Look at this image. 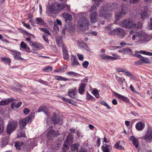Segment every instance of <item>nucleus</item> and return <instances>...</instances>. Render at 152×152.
Returning <instances> with one entry per match:
<instances>
[{
	"instance_id": "nucleus-1",
	"label": "nucleus",
	"mask_w": 152,
	"mask_h": 152,
	"mask_svg": "<svg viewBox=\"0 0 152 152\" xmlns=\"http://www.w3.org/2000/svg\"><path fill=\"white\" fill-rule=\"evenodd\" d=\"M87 13L86 12H82L78 13L80 18L77 21V26L79 30L84 31L88 29L90 24L88 20L86 19Z\"/></svg>"
},
{
	"instance_id": "nucleus-2",
	"label": "nucleus",
	"mask_w": 152,
	"mask_h": 152,
	"mask_svg": "<svg viewBox=\"0 0 152 152\" xmlns=\"http://www.w3.org/2000/svg\"><path fill=\"white\" fill-rule=\"evenodd\" d=\"M152 37H150L143 31L136 32L132 37L133 40H136L135 42L139 44H142L150 40Z\"/></svg>"
},
{
	"instance_id": "nucleus-3",
	"label": "nucleus",
	"mask_w": 152,
	"mask_h": 152,
	"mask_svg": "<svg viewBox=\"0 0 152 152\" xmlns=\"http://www.w3.org/2000/svg\"><path fill=\"white\" fill-rule=\"evenodd\" d=\"M108 32L111 35H118L121 37H124L125 36L124 30L121 28H118L113 29L111 27V25H110L105 27Z\"/></svg>"
},
{
	"instance_id": "nucleus-4",
	"label": "nucleus",
	"mask_w": 152,
	"mask_h": 152,
	"mask_svg": "<svg viewBox=\"0 0 152 152\" xmlns=\"http://www.w3.org/2000/svg\"><path fill=\"white\" fill-rule=\"evenodd\" d=\"M128 10L124 4L121 5L118 12H116L115 14L116 20H118L123 17L128 12Z\"/></svg>"
},
{
	"instance_id": "nucleus-5",
	"label": "nucleus",
	"mask_w": 152,
	"mask_h": 152,
	"mask_svg": "<svg viewBox=\"0 0 152 152\" xmlns=\"http://www.w3.org/2000/svg\"><path fill=\"white\" fill-rule=\"evenodd\" d=\"M34 115V113H31L28 117L20 120L19 122L20 128L22 129H24L27 123L31 122Z\"/></svg>"
},
{
	"instance_id": "nucleus-6",
	"label": "nucleus",
	"mask_w": 152,
	"mask_h": 152,
	"mask_svg": "<svg viewBox=\"0 0 152 152\" xmlns=\"http://www.w3.org/2000/svg\"><path fill=\"white\" fill-rule=\"evenodd\" d=\"M119 25L125 28L130 29L134 28V22L132 19H126L121 21L119 23Z\"/></svg>"
},
{
	"instance_id": "nucleus-7",
	"label": "nucleus",
	"mask_w": 152,
	"mask_h": 152,
	"mask_svg": "<svg viewBox=\"0 0 152 152\" xmlns=\"http://www.w3.org/2000/svg\"><path fill=\"white\" fill-rule=\"evenodd\" d=\"M89 12L90 13V19L91 22L92 23H95L97 22V12L96 7L94 5L92 6L90 8Z\"/></svg>"
},
{
	"instance_id": "nucleus-8",
	"label": "nucleus",
	"mask_w": 152,
	"mask_h": 152,
	"mask_svg": "<svg viewBox=\"0 0 152 152\" xmlns=\"http://www.w3.org/2000/svg\"><path fill=\"white\" fill-rule=\"evenodd\" d=\"M59 133L58 131H55L51 128H50L46 130L45 132L43 134V135L46 134L48 139L50 140L56 137Z\"/></svg>"
},
{
	"instance_id": "nucleus-9",
	"label": "nucleus",
	"mask_w": 152,
	"mask_h": 152,
	"mask_svg": "<svg viewBox=\"0 0 152 152\" xmlns=\"http://www.w3.org/2000/svg\"><path fill=\"white\" fill-rule=\"evenodd\" d=\"M73 139L72 134L71 133H69L66 139L64 141L63 147L62 149V152H66L69 149V145L72 143Z\"/></svg>"
},
{
	"instance_id": "nucleus-10",
	"label": "nucleus",
	"mask_w": 152,
	"mask_h": 152,
	"mask_svg": "<svg viewBox=\"0 0 152 152\" xmlns=\"http://www.w3.org/2000/svg\"><path fill=\"white\" fill-rule=\"evenodd\" d=\"M108 11H105L104 10V7H101L100 10L99 12V16L102 17L105 20H109L112 17V13L110 12H106Z\"/></svg>"
},
{
	"instance_id": "nucleus-11",
	"label": "nucleus",
	"mask_w": 152,
	"mask_h": 152,
	"mask_svg": "<svg viewBox=\"0 0 152 152\" xmlns=\"http://www.w3.org/2000/svg\"><path fill=\"white\" fill-rule=\"evenodd\" d=\"M18 125L17 121H16L10 122L8 124L7 132V134H10L16 129Z\"/></svg>"
},
{
	"instance_id": "nucleus-12",
	"label": "nucleus",
	"mask_w": 152,
	"mask_h": 152,
	"mask_svg": "<svg viewBox=\"0 0 152 152\" xmlns=\"http://www.w3.org/2000/svg\"><path fill=\"white\" fill-rule=\"evenodd\" d=\"M105 11H113L115 10L118 7V5L117 3H108L104 5L103 6Z\"/></svg>"
},
{
	"instance_id": "nucleus-13",
	"label": "nucleus",
	"mask_w": 152,
	"mask_h": 152,
	"mask_svg": "<svg viewBox=\"0 0 152 152\" xmlns=\"http://www.w3.org/2000/svg\"><path fill=\"white\" fill-rule=\"evenodd\" d=\"M57 11L55 4L53 3L51 5L48 6L46 7V12L49 16L51 14L56 13Z\"/></svg>"
},
{
	"instance_id": "nucleus-14",
	"label": "nucleus",
	"mask_w": 152,
	"mask_h": 152,
	"mask_svg": "<svg viewBox=\"0 0 152 152\" xmlns=\"http://www.w3.org/2000/svg\"><path fill=\"white\" fill-rule=\"evenodd\" d=\"M148 10L146 7H142L139 10V13L141 16V19L144 20L149 17V15L148 14Z\"/></svg>"
},
{
	"instance_id": "nucleus-15",
	"label": "nucleus",
	"mask_w": 152,
	"mask_h": 152,
	"mask_svg": "<svg viewBox=\"0 0 152 152\" xmlns=\"http://www.w3.org/2000/svg\"><path fill=\"white\" fill-rule=\"evenodd\" d=\"M144 139L147 142H151L152 141V128H148L147 132L144 137Z\"/></svg>"
},
{
	"instance_id": "nucleus-16",
	"label": "nucleus",
	"mask_w": 152,
	"mask_h": 152,
	"mask_svg": "<svg viewBox=\"0 0 152 152\" xmlns=\"http://www.w3.org/2000/svg\"><path fill=\"white\" fill-rule=\"evenodd\" d=\"M52 121L54 124H61L63 123L62 120L61 119L60 117H59L58 115L55 113H53Z\"/></svg>"
},
{
	"instance_id": "nucleus-17",
	"label": "nucleus",
	"mask_w": 152,
	"mask_h": 152,
	"mask_svg": "<svg viewBox=\"0 0 152 152\" xmlns=\"http://www.w3.org/2000/svg\"><path fill=\"white\" fill-rule=\"evenodd\" d=\"M99 57L101 59L104 60H114L117 59L116 57H113L103 53H99Z\"/></svg>"
},
{
	"instance_id": "nucleus-18",
	"label": "nucleus",
	"mask_w": 152,
	"mask_h": 152,
	"mask_svg": "<svg viewBox=\"0 0 152 152\" xmlns=\"http://www.w3.org/2000/svg\"><path fill=\"white\" fill-rule=\"evenodd\" d=\"M10 53L16 59L21 61L23 59L21 57L20 53L16 50H10Z\"/></svg>"
},
{
	"instance_id": "nucleus-19",
	"label": "nucleus",
	"mask_w": 152,
	"mask_h": 152,
	"mask_svg": "<svg viewBox=\"0 0 152 152\" xmlns=\"http://www.w3.org/2000/svg\"><path fill=\"white\" fill-rule=\"evenodd\" d=\"M77 45L79 47L84 49H85L87 51H89L90 50V49L88 47L87 45L82 40H79L77 41Z\"/></svg>"
},
{
	"instance_id": "nucleus-20",
	"label": "nucleus",
	"mask_w": 152,
	"mask_h": 152,
	"mask_svg": "<svg viewBox=\"0 0 152 152\" xmlns=\"http://www.w3.org/2000/svg\"><path fill=\"white\" fill-rule=\"evenodd\" d=\"M114 94L118 99L121 100L126 102H128L129 101V99L128 98L119 94L116 92H114Z\"/></svg>"
},
{
	"instance_id": "nucleus-21",
	"label": "nucleus",
	"mask_w": 152,
	"mask_h": 152,
	"mask_svg": "<svg viewBox=\"0 0 152 152\" xmlns=\"http://www.w3.org/2000/svg\"><path fill=\"white\" fill-rule=\"evenodd\" d=\"M62 50L64 58L65 60H68L69 59V55L66 47L63 45Z\"/></svg>"
},
{
	"instance_id": "nucleus-22",
	"label": "nucleus",
	"mask_w": 152,
	"mask_h": 152,
	"mask_svg": "<svg viewBox=\"0 0 152 152\" xmlns=\"http://www.w3.org/2000/svg\"><path fill=\"white\" fill-rule=\"evenodd\" d=\"M101 148L103 152H110L112 147L108 144H104L102 146Z\"/></svg>"
},
{
	"instance_id": "nucleus-23",
	"label": "nucleus",
	"mask_w": 152,
	"mask_h": 152,
	"mask_svg": "<svg viewBox=\"0 0 152 152\" xmlns=\"http://www.w3.org/2000/svg\"><path fill=\"white\" fill-rule=\"evenodd\" d=\"M130 140L132 141L133 145L137 149L139 146L138 140L137 138L132 136L130 137Z\"/></svg>"
},
{
	"instance_id": "nucleus-24",
	"label": "nucleus",
	"mask_w": 152,
	"mask_h": 152,
	"mask_svg": "<svg viewBox=\"0 0 152 152\" xmlns=\"http://www.w3.org/2000/svg\"><path fill=\"white\" fill-rule=\"evenodd\" d=\"M136 128L139 131L142 130L145 127V124L142 122H140L137 123L135 125Z\"/></svg>"
},
{
	"instance_id": "nucleus-25",
	"label": "nucleus",
	"mask_w": 152,
	"mask_h": 152,
	"mask_svg": "<svg viewBox=\"0 0 152 152\" xmlns=\"http://www.w3.org/2000/svg\"><path fill=\"white\" fill-rule=\"evenodd\" d=\"M86 86V83H81L78 89L79 92L80 94H82L85 91Z\"/></svg>"
},
{
	"instance_id": "nucleus-26",
	"label": "nucleus",
	"mask_w": 152,
	"mask_h": 152,
	"mask_svg": "<svg viewBox=\"0 0 152 152\" xmlns=\"http://www.w3.org/2000/svg\"><path fill=\"white\" fill-rule=\"evenodd\" d=\"M15 99L13 98H10L4 100H2L0 102V105L4 106L6 105L9 103L10 102L15 101Z\"/></svg>"
},
{
	"instance_id": "nucleus-27",
	"label": "nucleus",
	"mask_w": 152,
	"mask_h": 152,
	"mask_svg": "<svg viewBox=\"0 0 152 152\" xmlns=\"http://www.w3.org/2000/svg\"><path fill=\"white\" fill-rule=\"evenodd\" d=\"M71 62L72 65L73 66H79L80 64L78 61L76 57L72 56L71 58Z\"/></svg>"
},
{
	"instance_id": "nucleus-28",
	"label": "nucleus",
	"mask_w": 152,
	"mask_h": 152,
	"mask_svg": "<svg viewBox=\"0 0 152 152\" xmlns=\"http://www.w3.org/2000/svg\"><path fill=\"white\" fill-rule=\"evenodd\" d=\"M9 141V138L8 137H4L1 140V145L2 147L5 146L8 144Z\"/></svg>"
},
{
	"instance_id": "nucleus-29",
	"label": "nucleus",
	"mask_w": 152,
	"mask_h": 152,
	"mask_svg": "<svg viewBox=\"0 0 152 152\" xmlns=\"http://www.w3.org/2000/svg\"><path fill=\"white\" fill-rule=\"evenodd\" d=\"M20 49L23 50H22V49H25V50L28 51L29 50L30 48L26 45L23 42H21L20 44Z\"/></svg>"
},
{
	"instance_id": "nucleus-30",
	"label": "nucleus",
	"mask_w": 152,
	"mask_h": 152,
	"mask_svg": "<svg viewBox=\"0 0 152 152\" xmlns=\"http://www.w3.org/2000/svg\"><path fill=\"white\" fill-rule=\"evenodd\" d=\"M76 94V92L75 91V89H71L68 91V94L72 98H74Z\"/></svg>"
},
{
	"instance_id": "nucleus-31",
	"label": "nucleus",
	"mask_w": 152,
	"mask_h": 152,
	"mask_svg": "<svg viewBox=\"0 0 152 152\" xmlns=\"http://www.w3.org/2000/svg\"><path fill=\"white\" fill-rule=\"evenodd\" d=\"M46 107L45 106H41L40 107L38 110V112H44L46 114L47 116H48L49 114L48 111L45 110Z\"/></svg>"
},
{
	"instance_id": "nucleus-32",
	"label": "nucleus",
	"mask_w": 152,
	"mask_h": 152,
	"mask_svg": "<svg viewBox=\"0 0 152 152\" xmlns=\"http://www.w3.org/2000/svg\"><path fill=\"white\" fill-rule=\"evenodd\" d=\"M39 138H35L34 139H33L31 140V141L33 142L31 143L30 145L31 147L32 148V149L34 147L37 145V142L39 140Z\"/></svg>"
},
{
	"instance_id": "nucleus-33",
	"label": "nucleus",
	"mask_w": 152,
	"mask_h": 152,
	"mask_svg": "<svg viewBox=\"0 0 152 152\" xmlns=\"http://www.w3.org/2000/svg\"><path fill=\"white\" fill-rule=\"evenodd\" d=\"M79 146L78 143L73 144L71 146V149L73 151L77 150Z\"/></svg>"
},
{
	"instance_id": "nucleus-34",
	"label": "nucleus",
	"mask_w": 152,
	"mask_h": 152,
	"mask_svg": "<svg viewBox=\"0 0 152 152\" xmlns=\"http://www.w3.org/2000/svg\"><path fill=\"white\" fill-rule=\"evenodd\" d=\"M1 61L2 62L8 64H9L11 62L10 59L9 58L6 57L2 58Z\"/></svg>"
},
{
	"instance_id": "nucleus-35",
	"label": "nucleus",
	"mask_w": 152,
	"mask_h": 152,
	"mask_svg": "<svg viewBox=\"0 0 152 152\" xmlns=\"http://www.w3.org/2000/svg\"><path fill=\"white\" fill-rule=\"evenodd\" d=\"M66 6L68 7V6L66 4H57V10H60L63 9Z\"/></svg>"
},
{
	"instance_id": "nucleus-36",
	"label": "nucleus",
	"mask_w": 152,
	"mask_h": 152,
	"mask_svg": "<svg viewBox=\"0 0 152 152\" xmlns=\"http://www.w3.org/2000/svg\"><path fill=\"white\" fill-rule=\"evenodd\" d=\"M120 143V141H117L114 146V148L120 150L123 149V147H122L121 145H119Z\"/></svg>"
},
{
	"instance_id": "nucleus-37",
	"label": "nucleus",
	"mask_w": 152,
	"mask_h": 152,
	"mask_svg": "<svg viewBox=\"0 0 152 152\" xmlns=\"http://www.w3.org/2000/svg\"><path fill=\"white\" fill-rule=\"evenodd\" d=\"M24 144L23 142H16L15 144V147L17 149H20L21 146Z\"/></svg>"
},
{
	"instance_id": "nucleus-38",
	"label": "nucleus",
	"mask_w": 152,
	"mask_h": 152,
	"mask_svg": "<svg viewBox=\"0 0 152 152\" xmlns=\"http://www.w3.org/2000/svg\"><path fill=\"white\" fill-rule=\"evenodd\" d=\"M92 94L94 95L96 98H99V95L98 91L96 89H94L92 91Z\"/></svg>"
},
{
	"instance_id": "nucleus-39",
	"label": "nucleus",
	"mask_w": 152,
	"mask_h": 152,
	"mask_svg": "<svg viewBox=\"0 0 152 152\" xmlns=\"http://www.w3.org/2000/svg\"><path fill=\"white\" fill-rule=\"evenodd\" d=\"M123 53L124 54H131L132 53V51L130 48H125L123 49Z\"/></svg>"
},
{
	"instance_id": "nucleus-40",
	"label": "nucleus",
	"mask_w": 152,
	"mask_h": 152,
	"mask_svg": "<svg viewBox=\"0 0 152 152\" xmlns=\"http://www.w3.org/2000/svg\"><path fill=\"white\" fill-rule=\"evenodd\" d=\"M66 75H69L71 77H76L77 75H78L77 73L73 72H69L66 73Z\"/></svg>"
},
{
	"instance_id": "nucleus-41",
	"label": "nucleus",
	"mask_w": 152,
	"mask_h": 152,
	"mask_svg": "<svg viewBox=\"0 0 152 152\" xmlns=\"http://www.w3.org/2000/svg\"><path fill=\"white\" fill-rule=\"evenodd\" d=\"M56 79L58 80H63L65 81H68L69 80L67 78H65L61 76H57L56 77Z\"/></svg>"
},
{
	"instance_id": "nucleus-42",
	"label": "nucleus",
	"mask_w": 152,
	"mask_h": 152,
	"mask_svg": "<svg viewBox=\"0 0 152 152\" xmlns=\"http://www.w3.org/2000/svg\"><path fill=\"white\" fill-rule=\"evenodd\" d=\"M138 53L143 54H145L149 56H152V53L146 51L144 50H140L139 51Z\"/></svg>"
},
{
	"instance_id": "nucleus-43",
	"label": "nucleus",
	"mask_w": 152,
	"mask_h": 152,
	"mask_svg": "<svg viewBox=\"0 0 152 152\" xmlns=\"http://www.w3.org/2000/svg\"><path fill=\"white\" fill-rule=\"evenodd\" d=\"M141 59L142 63L149 64L150 63V61L146 58L142 57Z\"/></svg>"
},
{
	"instance_id": "nucleus-44",
	"label": "nucleus",
	"mask_w": 152,
	"mask_h": 152,
	"mask_svg": "<svg viewBox=\"0 0 152 152\" xmlns=\"http://www.w3.org/2000/svg\"><path fill=\"white\" fill-rule=\"evenodd\" d=\"M37 23L39 25H43L44 23L43 20L40 18H37L36 19Z\"/></svg>"
},
{
	"instance_id": "nucleus-45",
	"label": "nucleus",
	"mask_w": 152,
	"mask_h": 152,
	"mask_svg": "<svg viewBox=\"0 0 152 152\" xmlns=\"http://www.w3.org/2000/svg\"><path fill=\"white\" fill-rule=\"evenodd\" d=\"M115 79L121 85L122 84L124 80V78H121L118 76H116Z\"/></svg>"
},
{
	"instance_id": "nucleus-46",
	"label": "nucleus",
	"mask_w": 152,
	"mask_h": 152,
	"mask_svg": "<svg viewBox=\"0 0 152 152\" xmlns=\"http://www.w3.org/2000/svg\"><path fill=\"white\" fill-rule=\"evenodd\" d=\"M38 29L41 30L45 33L49 35H51L49 31L45 28H39Z\"/></svg>"
},
{
	"instance_id": "nucleus-47",
	"label": "nucleus",
	"mask_w": 152,
	"mask_h": 152,
	"mask_svg": "<svg viewBox=\"0 0 152 152\" xmlns=\"http://www.w3.org/2000/svg\"><path fill=\"white\" fill-rule=\"evenodd\" d=\"M100 103L107 107V109H111V107L108 105L106 102L102 101L100 102Z\"/></svg>"
},
{
	"instance_id": "nucleus-48",
	"label": "nucleus",
	"mask_w": 152,
	"mask_h": 152,
	"mask_svg": "<svg viewBox=\"0 0 152 152\" xmlns=\"http://www.w3.org/2000/svg\"><path fill=\"white\" fill-rule=\"evenodd\" d=\"M17 137L20 138L21 137H25V134L23 132H18L17 133Z\"/></svg>"
},
{
	"instance_id": "nucleus-49",
	"label": "nucleus",
	"mask_w": 152,
	"mask_h": 152,
	"mask_svg": "<svg viewBox=\"0 0 152 152\" xmlns=\"http://www.w3.org/2000/svg\"><path fill=\"white\" fill-rule=\"evenodd\" d=\"M134 25L133 28H140L142 27V24L139 22H137V23H134Z\"/></svg>"
},
{
	"instance_id": "nucleus-50",
	"label": "nucleus",
	"mask_w": 152,
	"mask_h": 152,
	"mask_svg": "<svg viewBox=\"0 0 152 152\" xmlns=\"http://www.w3.org/2000/svg\"><path fill=\"white\" fill-rule=\"evenodd\" d=\"M33 16L32 15L29 14L28 15V18L29 22L31 23V25L33 26Z\"/></svg>"
},
{
	"instance_id": "nucleus-51",
	"label": "nucleus",
	"mask_w": 152,
	"mask_h": 152,
	"mask_svg": "<svg viewBox=\"0 0 152 152\" xmlns=\"http://www.w3.org/2000/svg\"><path fill=\"white\" fill-rule=\"evenodd\" d=\"M53 68L50 66H48L45 67L43 71L46 72H49L52 70Z\"/></svg>"
},
{
	"instance_id": "nucleus-52",
	"label": "nucleus",
	"mask_w": 152,
	"mask_h": 152,
	"mask_svg": "<svg viewBox=\"0 0 152 152\" xmlns=\"http://www.w3.org/2000/svg\"><path fill=\"white\" fill-rule=\"evenodd\" d=\"M41 46L40 44L35 43L33 48L37 50H39L41 48Z\"/></svg>"
},
{
	"instance_id": "nucleus-53",
	"label": "nucleus",
	"mask_w": 152,
	"mask_h": 152,
	"mask_svg": "<svg viewBox=\"0 0 152 152\" xmlns=\"http://www.w3.org/2000/svg\"><path fill=\"white\" fill-rule=\"evenodd\" d=\"M53 29L56 32H57L59 31V27L56 23H54Z\"/></svg>"
},
{
	"instance_id": "nucleus-54",
	"label": "nucleus",
	"mask_w": 152,
	"mask_h": 152,
	"mask_svg": "<svg viewBox=\"0 0 152 152\" xmlns=\"http://www.w3.org/2000/svg\"><path fill=\"white\" fill-rule=\"evenodd\" d=\"M67 66L66 65H64L63 66L60 67L59 69V71L63 72L66 70L67 69Z\"/></svg>"
},
{
	"instance_id": "nucleus-55",
	"label": "nucleus",
	"mask_w": 152,
	"mask_h": 152,
	"mask_svg": "<svg viewBox=\"0 0 152 152\" xmlns=\"http://www.w3.org/2000/svg\"><path fill=\"white\" fill-rule=\"evenodd\" d=\"M87 97L88 99H91L93 101H94L95 100V98L88 93H87Z\"/></svg>"
},
{
	"instance_id": "nucleus-56",
	"label": "nucleus",
	"mask_w": 152,
	"mask_h": 152,
	"mask_svg": "<svg viewBox=\"0 0 152 152\" xmlns=\"http://www.w3.org/2000/svg\"><path fill=\"white\" fill-rule=\"evenodd\" d=\"M88 65V62L86 61H85L82 64V66L85 68H87Z\"/></svg>"
},
{
	"instance_id": "nucleus-57",
	"label": "nucleus",
	"mask_w": 152,
	"mask_h": 152,
	"mask_svg": "<svg viewBox=\"0 0 152 152\" xmlns=\"http://www.w3.org/2000/svg\"><path fill=\"white\" fill-rule=\"evenodd\" d=\"M116 70L118 72H125V69H123L122 67H118L116 68Z\"/></svg>"
},
{
	"instance_id": "nucleus-58",
	"label": "nucleus",
	"mask_w": 152,
	"mask_h": 152,
	"mask_svg": "<svg viewBox=\"0 0 152 152\" xmlns=\"http://www.w3.org/2000/svg\"><path fill=\"white\" fill-rule=\"evenodd\" d=\"M88 34H89L90 35L94 36H96L97 35V32L95 31H89L88 32Z\"/></svg>"
},
{
	"instance_id": "nucleus-59",
	"label": "nucleus",
	"mask_w": 152,
	"mask_h": 152,
	"mask_svg": "<svg viewBox=\"0 0 152 152\" xmlns=\"http://www.w3.org/2000/svg\"><path fill=\"white\" fill-rule=\"evenodd\" d=\"M124 74L126 76H128L130 77L131 78H132L133 75L130 72L127 71L125 70V72H124Z\"/></svg>"
},
{
	"instance_id": "nucleus-60",
	"label": "nucleus",
	"mask_w": 152,
	"mask_h": 152,
	"mask_svg": "<svg viewBox=\"0 0 152 152\" xmlns=\"http://www.w3.org/2000/svg\"><path fill=\"white\" fill-rule=\"evenodd\" d=\"M103 0H93L95 4L98 6H99L100 3L103 1Z\"/></svg>"
},
{
	"instance_id": "nucleus-61",
	"label": "nucleus",
	"mask_w": 152,
	"mask_h": 152,
	"mask_svg": "<svg viewBox=\"0 0 152 152\" xmlns=\"http://www.w3.org/2000/svg\"><path fill=\"white\" fill-rule=\"evenodd\" d=\"M22 23H23V26L25 27L26 28L29 29H31V27L29 24H27L26 23H25L24 22H22Z\"/></svg>"
},
{
	"instance_id": "nucleus-62",
	"label": "nucleus",
	"mask_w": 152,
	"mask_h": 152,
	"mask_svg": "<svg viewBox=\"0 0 152 152\" xmlns=\"http://www.w3.org/2000/svg\"><path fill=\"white\" fill-rule=\"evenodd\" d=\"M119 48H120V47L119 46H110L108 48V49L110 50H114Z\"/></svg>"
},
{
	"instance_id": "nucleus-63",
	"label": "nucleus",
	"mask_w": 152,
	"mask_h": 152,
	"mask_svg": "<svg viewBox=\"0 0 152 152\" xmlns=\"http://www.w3.org/2000/svg\"><path fill=\"white\" fill-rule=\"evenodd\" d=\"M30 112V110L27 108H25L23 110V112L24 114L27 115Z\"/></svg>"
},
{
	"instance_id": "nucleus-64",
	"label": "nucleus",
	"mask_w": 152,
	"mask_h": 152,
	"mask_svg": "<svg viewBox=\"0 0 152 152\" xmlns=\"http://www.w3.org/2000/svg\"><path fill=\"white\" fill-rule=\"evenodd\" d=\"M77 56L78 58V59L81 61H83V56L80 54H77Z\"/></svg>"
}]
</instances>
